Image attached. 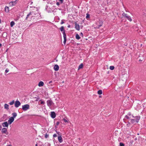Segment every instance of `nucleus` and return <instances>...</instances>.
Segmentation results:
<instances>
[{"instance_id": "6e6552de", "label": "nucleus", "mask_w": 146, "mask_h": 146, "mask_svg": "<svg viewBox=\"0 0 146 146\" xmlns=\"http://www.w3.org/2000/svg\"><path fill=\"white\" fill-rule=\"evenodd\" d=\"M14 118L13 117H10L8 120V122L9 124H11L14 121Z\"/></svg>"}, {"instance_id": "2f4dec72", "label": "nucleus", "mask_w": 146, "mask_h": 146, "mask_svg": "<svg viewBox=\"0 0 146 146\" xmlns=\"http://www.w3.org/2000/svg\"><path fill=\"white\" fill-rule=\"evenodd\" d=\"M48 137V135L47 134H46L45 135V137L46 138H47Z\"/></svg>"}, {"instance_id": "c756f323", "label": "nucleus", "mask_w": 146, "mask_h": 146, "mask_svg": "<svg viewBox=\"0 0 146 146\" xmlns=\"http://www.w3.org/2000/svg\"><path fill=\"white\" fill-rule=\"evenodd\" d=\"M124 144L122 143H120V146H124Z\"/></svg>"}, {"instance_id": "a19ab883", "label": "nucleus", "mask_w": 146, "mask_h": 146, "mask_svg": "<svg viewBox=\"0 0 146 146\" xmlns=\"http://www.w3.org/2000/svg\"><path fill=\"white\" fill-rule=\"evenodd\" d=\"M2 46V44H1L0 43V47H1V46Z\"/></svg>"}, {"instance_id": "bb28decb", "label": "nucleus", "mask_w": 146, "mask_h": 146, "mask_svg": "<svg viewBox=\"0 0 146 146\" xmlns=\"http://www.w3.org/2000/svg\"><path fill=\"white\" fill-rule=\"evenodd\" d=\"M89 18H90V15H89V14H88V13H87L86 14V18L87 19H88Z\"/></svg>"}, {"instance_id": "de8ad7c7", "label": "nucleus", "mask_w": 146, "mask_h": 146, "mask_svg": "<svg viewBox=\"0 0 146 146\" xmlns=\"http://www.w3.org/2000/svg\"><path fill=\"white\" fill-rule=\"evenodd\" d=\"M18 0H16L15 1H18Z\"/></svg>"}, {"instance_id": "473e14b6", "label": "nucleus", "mask_w": 146, "mask_h": 146, "mask_svg": "<svg viewBox=\"0 0 146 146\" xmlns=\"http://www.w3.org/2000/svg\"><path fill=\"white\" fill-rule=\"evenodd\" d=\"M57 136V135L56 134H54L53 135V137H56Z\"/></svg>"}, {"instance_id": "c03bdc74", "label": "nucleus", "mask_w": 146, "mask_h": 146, "mask_svg": "<svg viewBox=\"0 0 146 146\" xmlns=\"http://www.w3.org/2000/svg\"><path fill=\"white\" fill-rule=\"evenodd\" d=\"M0 23H1V20L0 19Z\"/></svg>"}, {"instance_id": "cd10ccee", "label": "nucleus", "mask_w": 146, "mask_h": 146, "mask_svg": "<svg viewBox=\"0 0 146 146\" xmlns=\"http://www.w3.org/2000/svg\"><path fill=\"white\" fill-rule=\"evenodd\" d=\"M60 29L61 31H64V28L63 26H62V27H61V28H60Z\"/></svg>"}, {"instance_id": "dca6fc26", "label": "nucleus", "mask_w": 146, "mask_h": 146, "mask_svg": "<svg viewBox=\"0 0 146 146\" xmlns=\"http://www.w3.org/2000/svg\"><path fill=\"white\" fill-rule=\"evenodd\" d=\"M58 139L60 143H61L62 141V138L61 136H58Z\"/></svg>"}, {"instance_id": "9d476101", "label": "nucleus", "mask_w": 146, "mask_h": 146, "mask_svg": "<svg viewBox=\"0 0 146 146\" xmlns=\"http://www.w3.org/2000/svg\"><path fill=\"white\" fill-rule=\"evenodd\" d=\"M1 132L2 133H5L6 135L8 134V133H6L7 132V129L5 128H3L2 129Z\"/></svg>"}, {"instance_id": "4468645a", "label": "nucleus", "mask_w": 146, "mask_h": 146, "mask_svg": "<svg viewBox=\"0 0 146 146\" xmlns=\"http://www.w3.org/2000/svg\"><path fill=\"white\" fill-rule=\"evenodd\" d=\"M9 105L6 104H5L4 105V108L5 109L8 110L9 109Z\"/></svg>"}, {"instance_id": "72a5a7b5", "label": "nucleus", "mask_w": 146, "mask_h": 146, "mask_svg": "<svg viewBox=\"0 0 146 146\" xmlns=\"http://www.w3.org/2000/svg\"><path fill=\"white\" fill-rule=\"evenodd\" d=\"M66 42V39H64V41H63V43L65 44Z\"/></svg>"}, {"instance_id": "37998d69", "label": "nucleus", "mask_w": 146, "mask_h": 146, "mask_svg": "<svg viewBox=\"0 0 146 146\" xmlns=\"http://www.w3.org/2000/svg\"><path fill=\"white\" fill-rule=\"evenodd\" d=\"M7 146H11V145H8Z\"/></svg>"}, {"instance_id": "423d86ee", "label": "nucleus", "mask_w": 146, "mask_h": 146, "mask_svg": "<svg viewBox=\"0 0 146 146\" xmlns=\"http://www.w3.org/2000/svg\"><path fill=\"white\" fill-rule=\"evenodd\" d=\"M21 104L18 100H16L15 102V106L16 108H18L21 105Z\"/></svg>"}, {"instance_id": "9b49d317", "label": "nucleus", "mask_w": 146, "mask_h": 146, "mask_svg": "<svg viewBox=\"0 0 146 146\" xmlns=\"http://www.w3.org/2000/svg\"><path fill=\"white\" fill-rule=\"evenodd\" d=\"M54 69L56 71L58 70L59 69L58 66L57 64L55 65L54 67Z\"/></svg>"}, {"instance_id": "c85d7f7f", "label": "nucleus", "mask_w": 146, "mask_h": 146, "mask_svg": "<svg viewBox=\"0 0 146 146\" xmlns=\"http://www.w3.org/2000/svg\"><path fill=\"white\" fill-rule=\"evenodd\" d=\"M40 101H41V102H40L41 104H44L45 102L44 101H42L41 100H40Z\"/></svg>"}, {"instance_id": "4be33fe9", "label": "nucleus", "mask_w": 146, "mask_h": 146, "mask_svg": "<svg viewBox=\"0 0 146 146\" xmlns=\"http://www.w3.org/2000/svg\"><path fill=\"white\" fill-rule=\"evenodd\" d=\"M15 103V102L14 100L12 101L9 103V104L10 105H12L13 104Z\"/></svg>"}, {"instance_id": "a211bd4d", "label": "nucleus", "mask_w": 146, "mask_h": 146, "mask_svg": "<svg viewBox=\"0 0 146 146\" xmlns=\"http://www.w3.org/2000/svg\"><path fill=\"white\" fill-rule=\"evenodd\" d=\"M83 65L82 64H81L79 66L78 70H79L80 69L82 68L83 67Z\"/></svg>"}, {"instance_id": "1a4fd4ad", "label": "nucleus", "mask_w": 146, "mask_h": 146, "mask_svg": "<svg viewBox=\"0 0 146 146\" xmlns=\"http://www.w3.org/2000/svg\"><path fill=\"white\" fill-rule=\"evenodd\" d=\"M9 123L7 121L3 122L2 124V125L3 127H7L9 126Z\"/></svg>"}, {"instance_id": "c9c22d12", "label": "nucleus", "mask_w": 146, "mask_h": 146, "mask_svg": "<svg viewBox=\"0 0 146 146\" xmlns=\"http://www.w3.org/2000/svg\"><path fill=\"white\" fill-rule=\"evenodd\" d=\"M80 35H81V36H82V37H83V33H82V32H81V33H80Z\"/></svg>"}, {"instance_id": "79ce46f5", "label": "nucleus", "mask_w": 146, "mask_h": 146, "mask_svg": "<svg viewBox=\"0 0 146 146\" xmlns=\"http://www.w3.org/2000/svg\"><path fill=\"white\" fill-rule=\"evenodd\" d=\"M70 27V25L68 26V27Z\"/></svg>"}, {"instance_id": "f3484780", "label": "nucleus", "mask_w": 146, "mask_h": 146, "mask_svg": "<svg viewBox=\"0 0 146 146\" xmlns=\"http://www.w3.org/2000/svg\"><path fill=\"white\" fill-rule=\"evenodd\" d=\"M12 115L13 116V117H14V118H15L17 116V115L16 113L14 112L12 113Z\"/></svg>"}, {"instance_id": "4c0bfd02", "label": "nucleus", "mask_w": 146, "mask_h": 146, "mask_svg": "<svg viewBox=\"0 0 146 146\" xmlns=\"http://www.w3.org/2000/svg\"><path fill=\"white\" fill-rule=\"evenodd\" d=\"M59 1L61 2V3H62L63 2V0H59Z\"/></svg>"}, {"instance_id": "393cba45", "label": "nucleus", "mask_w": 146, "mask_h": 146, "mask_svg": "<svg viewBox=\"0 0 146 146\" xmlns=\"http://www.w3.org/2000/svg\"><path fill=\"white\" fill-rule=\"evenodd\" d=\"M110 69L111 70H113L114 69V67L113 66H111L110 67Z\"/></svg>"}, {"instance_id": "f03ea898", "label": "nucleus", "mask_w": 146, "mask_h": 146, "mask_svg": "<svg viewBox=\"0 0 146 146\" xmlns=\"http://www.w3.org/2000/svg\"><path fill=\"white\" fill-rule=\"evenodd\" d=\"M125 118L128 119H129L128 121H130L132 123H138L140 119L139 116H137L134 117L133 115L130 114H128L125 117Z\"/></svg>"}, {"instance_id": "7c9ffc66", "label": "nucleus", "mask_w": 146, "mask_h": 146, "mask_svg": "<svg viewBox=\"0 0 146 146\" xmlns=\"http://www.w3.org/2000/svg\"><path fill=\"white\" fill-rule=\"evenodd\" d=\"M9 71V70L8 69H6L5 70V72L6 73Z\"/></svg>"}, {"instance_id": "f704fd0d", "label": "nucleus", "mask_w": 146, "mask_h": 146, "mask_svg": "<svg viewBox=\"0 0 146 146\" xmlns=\"http://www.w3.org/2000/svg\"><path fill=\"white\" fill-rule=\"evenodd\" d=\"M60 123V122L59 121H57L56 123V124L57 125H58Z\"/></svg>"}, {"instance_id": "09e8293b", "label": "nucleus", "mask_w": 146, "mask_h": 146, "mask_svg": "<svg viewBox=\"0 0 146 146\" xmlns=\"http://www.w3.org/2000/svg\"><path fill=\"white\" fill-rule=\"evenodd\" d=\"M51 12V11H50V12Z\"/></svg>"}, {"instance_id": "e433bc0d", "label": "nucleus", "mask_w": 146, "mask_h": 146, "mask_svg": "<svg viewBox=\"0 0 146 146\" xmlns=\"http://www.w3.org/2000/svg\"><path fill=\"white\" fill-rule=\"evenodd\" d=\"M64 23V22L62 21L61 22V24H63Z\"/></svg>"}, {"instance_id": "58836bf2", "label": "nucleus", "mask_w": 146, "mask_h": 146, "mask_svg": "<svg viewBox=\"0 0 146 146\" xmlns=\"http://www.w3.org/2000/svg\"><path fill=\"white\" fill-rule=\"evenodd\" d=\"M56 4H57V5H60V4H59V3H58V2H57V3H56Z\"/></svg>"}, {"instance_id": "20e7f679", "label": "nucleus", "mask_w": 146, "mask_h": 146, "mask_svg": "<svg viewBox=\"0 0 146 146\" xmlns=\"http://www.w3.org/2000/svg\"><path fill=\"white\" fill-rule=\"evenodd\" d=\"M48 106L50 108L52 109V106H53L54 104L51 100H48L47 101Z\"/></svg>"}, {"instance_id": "49530a36", "label": "nucleus", "mask_w": 146, "mask_h": 146, "mask_svg": "<svg viewBox=\"0 0 146 146\" xmlns=\"http://www.w3.org/2000/svg\"><path fill=\"white\" fill-rule=\"evenodd\" d=\"M37 144H36V146H37Z\"/></svg>"}, {"instance_id": "0eeeda50", "label": "nucleus", "mask_w": 146, "mask_h": 146, "mask_svg": "<svg viewBox=\"0 0 146 146\" xmlns=\"http://www.w3.org/2000/svg\"><path fill=\"white\" fill-rule=\"evenodd\" d=\"M17 3V1H12L9 3L10 6H12L15 5Z\"/></svg>"}, {"instance_id": "a18cd8bd", "label": "nucleus", "mask_w": 146, "mask_h": 146, "mask_svg": "<svg viewBox=\"0 0 146 146\" xmlns=\"http://www.w3.org/2000/svg\"><path fill=\"white\" fill-rule=\"evenodd\" d=\"M40 82H43L42 81H40Z\"/></svg>"}, {"instance_id": "aec40b11", "label": "nucleus", "mask_w": 146, "mask_h": 146, "mask_svg": "<svg viewBox=\"0 0 146 146\" xmlns=\"http://www.w3.org/2000/svg\"><path fill=\"white\" fill-rule=\"evenodd\" d=\"M98 94L99 95H101L102 94V90H100L98 92Z\"/></svg>"}, {"instance_id": "a878e982", "label": "nucleus", "mask_w": 146, "mask_h": 146, "mask_svg": "<svg viewBox=\"0 0 146 146\" xmlns=\"http://www.w3.org/2000/svg\"><path fill=\"white\" fill-rule=\"evenodd\" d=\"M63 120L65 122V123H68L69 122V121L67 120V119H66L65 118H64L63 119Z\"/></svg>"}, {"instance_id": "412c9836", "label": "nucleus", "mask_w": 146, "mask_h": 146, "mask_svg": "<svg viewBox=\"0 0 146 146\" xmlns=\"http://www.w3.org/2000/svg\"><path fill=\"white\" fill-rule=\"evenodd\" d=\"M76 38L77 40H79L80 38V36H79V35L78 34L76 35Z\"/></svg>"}, {"instance_id": "f8f14e48", "label": "nucleus", "mask_w": 146, "mask_h": 146, "mask_svg": "<svg viewBox=\"0 0 146 146\" xmlns=\"http://www.w3.org/2000/svg\"><path fill=\"white\" fill-rule=\"evenodd\" d=\"M50 115L51 117L53 118H54L56 117V114L54 112H51Z\"/></svg>"}, {"instance_id": "6ab92c4d", "label": "nucleus", "mask_w": 146, "mask_h": 146, "mask_svg": "<svg viewBox=\"0 0 146 146\" xmlns=\"http://www.w3.org/2000/svg\"><path fill=\"white\" fill-rule=\"evenodd\" d=\"M15 23L13 21H12L10 23V25L11 27H12L15 25Z\"/></svg>"}, {"instance_id": "7ed1b4c3", "label": "nucleus", "mask_w": 146, "mask_h": 146, "mask_svg": "<svg viewBox=\"0 0 146 146\" xmlns=\"http://www.w3.org/2000/svg\"><path fill=\"white\" fill-rule=\"evenodd\" d=\"M22 109L24 111H26L30 109V106L28 104H26L22 106Z\"/></svg>"}, {"instance_id": "ea45409f", "label": "nucleus", "mask_w": 146, "mask_h": 146, "mask_svg": "<svg viewBox=\"0 0 146 146\" xmlns=\"http://www.w3.org/2000/svg\"><path fill=\"white\" fill-rule=\"evenodd\" d=\"M1 128H2L1 126L0 125V130H1Z\"/></svg>"}, {"instance_id": "ddd939ff", "label": "nucleus", "mask_w": 146, "mask_h": 146, "mask_svg": "<svg viewBox=\"0 0 146 146\" xmlns=\"http://www.w3.org/2000/svg\"><path fill=\"white\" fill-rule=\"evenodd\" d=\"M75 28L76 30L79 31L80 29V27L79 25L77 24L76 23L75 24Z\"/></svg>"}, {"instance_id": "f257e3e1", "label": "nucleus", "mask_w": 146, "mask_h": 146, "mask_svg": "<svg viewBox=\"0 0 146 146\" xmlns=\"http://www.w3.org/2000/svg\"><path fill=\"white\" fill-rule=\"evenodd\" d=\"M34 8L35 9V11L30 12V13L27 15L26 18V20H27L29 18L31 20L35 19H40V14L38 12L36 8Z\"/></svg>"}, {"instance_id": "2eb2a0df", "label": "nucleus", "mask_w": 146, "mask_h": 146, "mask_svg": "<svg viewBox=\"0 0 146 146\" xmlns=\"http://www.w3.org/2000/svg\"><path fill=\"white\" fill-rule=\"evenodd\" d=\"M5 11L6 13H8L9 11V7L7 6H6L5 7Z\"/></svg>"}, {"instance_id": "5701e85b", "label": "nucleus", "mask_w": 146, "mask_h": 146, "mask_svg": "<svg viewBox=\"0 0 146 146\" xmlns=\"http://www.w3.org/2000/svg\"><path fill=\"white\" fill-rule=\"evenodd\" d=\"M44 83H39L38 86L40 87H41L42 86L44 85Z\"/></svg>"}, {"instance_id": "39448f33", "label": "nucleus", "mask_w": 146, "mask_h": 146, "mask_svg": "<svg viewBox=\"0 0 146 146\" xmlns=\"http://www.w3.org/2000/svg\"><path fill=\"white\" fill-rule=\"evenodd\" d=\"M122 16L126 18L127 19L130 21H132V19L130 16L127 15L124 13H123L122 14Z\"/></svg>"}, {"instance_id": "b1692460", "label": "nucleus", "mask_w": 146, "mask_h": 146, "mask_svg": "<svg viewBox=\"0 0 146 146\" xmlns=\"http://www.w3.org/2000/svg\"><path fill=\"white\" fill-rule=\"evenodd\" d=\"M63 34L64 39H66V35L64 31L63 33Z\"/></svg>"}]
</instances>
